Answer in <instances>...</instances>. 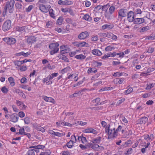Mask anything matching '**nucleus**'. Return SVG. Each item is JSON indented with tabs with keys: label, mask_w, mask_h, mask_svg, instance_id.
<instances>
[{
	"label": "nucleus",
	"mask_w": 155,
	"mask_h": 155,
	"mask_svg": "<svg viewBox=\"0 0 155 155\" xmlns=\"http://www.w3.org/2000/svg\"><path fill=\"white\" fill-rule=\"evenodd\" d=\"M106 132L107 133L108 135V139L114 138L118 135L116 131L115 125L114 124H111L107 126L105 128Z\"/></svg>",
	"instance_id": "obj_1"
},
{
	"label": "nucleus",
	"mask_w": 155,
	"mask_h": 155,
	"mask_svg": "<svg viewBox=\"0 0 155 155\" xmlns=\"http://www.w3.org/2000/svg\"><path fill=\"white\" fill-rule=\"evenodd\" d=\"M15 3V1L14 0H10L9 1L7 2L6 3L5 6L4 8L3 13L6 14L8 9L10 13H12Z\"/></svg>",
	"instance_id": "obj_2"
},
{
	"label": "nucleus",
	"mask_w": 155,
	"mask_h": 155,
	"mask_svg": "<svg viewBox=\"0 0 155 155\" xmlns=\"http://www.w3.org/2000/svg\"><path fill=\"white\" fill-rule=\"evenodd\" d=\"M59 44L58 43H52L49 45V48L51 50L50 51L51 55H53L58 52L59 51Z\"/></svg>",
	"instance_id": "obj_3"
},
{
	"label": "nucleus",
	"mask_w": 155,
	"mask_h": 155,
	"mask_svg": "<svg viewBox=\"0 0 155 155\" xmlns=\"http://www.w3.org/2000/svg\"><path fill=\"white\" fill-rule=\"evenodd\" d=\"M11 23L10 20H7L2 25V30L4 31H8L10 28Z\"/></svg>",
	"instance_id": "obj_4"
},
{
	"label": "nucleus",
	"mask_w": 155,
	"mask_h": 155,
	"mask_svg": "<svg viewBox=\"0 0 155 155\" xmlns=\"http://www.w3.org/2000/svg\"><path fill=\"white\" fill-rule=\"evenodd\" d=\"M8 45H13L15 43L16 40L13 38H5L2 39Z\"/></svg>",
	"instance_id": "obj_5"
},
{
	"label": "nucleus",
	"mask_w": 155,
	"mask_h": 155,
	"mask_svg": "<svg viewBox=\"0 0 155 155\" xmlns=\"http://www.w3.org/2000/svg\"><path fill=\"white\" fill-rule=\"evenodd\" d=\"M33 127L38 131H41L44 133L45 131V130L44 127L40 126L37 123H35L32 124Z\"/></svg>",
	"instance_id": "obj_6"
},
{
	"label": "nucleus",
	"mask_w": 155,
	"mask_h": 155,
	"mask_svg": "<svg viewBox=\"0 0 155 155\" xmlns=\"http://www.w3.org/2000/svg\"><path fill=\"white\" fill-rule=\"evenodd\" d=\"M51 8L50 5L47 6L46 7L43 4L39 5V8L41 11L43 12L47 13L49 11V9Z\"/></svg>",
	"instance_id": "obj_7"
},
{
	"label": "nucleus",
	"mask_w": 155,
	"mask_h": 155,
	"mask_svg": "<svg viewBox=\"0 0 155 155\" xmlns=\"http://www.w3.org/2000/svg\"><path fill=\"white\" fill-rule=\"evenodd\" d=\"M89 35V34L87 31H85L81 33L78 36V38L81 39H84L86 38Z\"/></svg>",
	"instance_id": "obj_8"
},
{
	"label": "nucleus",
	"mask_w": 155,
	"mask_h": 155,
	"mask_svg": "<svg viewBox=\"0 0 155 155\" xmlns=\"http://www.w3.org/2000/svg\"><path fill=\"white\" fill-rule=\"evenodd\" d=\"M41 97L46 102H51L54 104L55 103L54 99L51 97H48L46 96H42Z\"/></svg>",
	"instance_id": "obj_9"
},
{
	"label": "nucleus",
	"mask_w": 155,
	"mask_h": 155,
	"mask_svg": "<svg viewBox=\"0 0 155 155\" xmlns=\"http://www.w3.org/2000/svg\"><path fill=\"white\" fill-rule=\"evenodd\" d=\"M127 20L130 22H131L134 21V13L132 11H130L127 13Z\"/></svg>",
	"instance_id": "obj_10"
},
{
	"label": "nucleus",
	"mask_w": 155,
	"mask_h": 155,
	"mask_svg": "<svg viewBox=\"0 0 155 155\" xmlns=\"http://www.w3.org/2000/svg\"><path fill=\"white\" fill-rule=\"evenodd\" d=\"M18 117L17 114H13L10 116V121L14 122L15 123L18 120Z\"/></svg>",
	"instance_id": "obj_11"
},
{
	"label": "nucleus",
	"mask_w": 155,
	"mask_h": 155,
	"mask_svg": "<svg viewBox=\"0 0 155 155\" xmlns=\"http://www.w3.org/2000/svg\"><path fill=\"white\" fill-rule=\"evenodd\" d=\"M36 40L35 37L34 36H30L28 37L27 39V42L28 44H32L36 42Z\"/></svg>",
	"instance_id": "obj_12"
},
{
	"label": "nucleus",
	"mask_w": 155,
	"mask_h": 155,
	"mask_svg": "<svg viewBox=\"0 0 155 155\" xmlns=\"http://www.w3.org/2000/svg\"><path fill=\"white\" fill-rule=\"evenodd\" d=\"M127 10L126 9H120L118 13L119 16L122 17H124L127 15Z\"/></svg>",
	"instance_id": "obj_13"
},
{
	"label": "nucleus",
	"mask_w": 155,
	"mask_h": 155,
	"mask_svg": "<svg viewBox=\"0 0 155 155\" xmlns=\"http://www.w3.org/2000/svg\"><path fill=\"white\" fill-rule=\"evenodd\" d=\"M148 119L147 117H144L138 120V122L141 124H144L148 121Z\"/></svg>",
	"instance_id": "obj_14"
},
{
	"label": "nucleus",
	"mask_w": 155,
	"mask_h": 155,
	"mask_svg": "<svg viewBox=\"0 0 155 155\" xmlns=\"http://www.w3.org/2000/svg\"><path fill=\"white\" fill-rule=\"evenodd\" d=\"M84 132L85 133H92L94 134H97V132L95 130L91 128H87L84 130Z\"/></svg>",
	"instance_id": "obj_15"
},
{
	"label": "nucleus",
	"mask_w": 155,
	"mask_h": 155,
	"mask_svg": "<svg viewBox=\"0 0 155 155\" xmlns=\"http://www.w3.org/2000/svg\"><path fill=\"white\" fill-rule=\"evenodd\" d=\"M134 23L136 24H140L144 22V19L143 18H136L134 19Z\"/></svg>",
	"instance_id": "obj_16"
},
{
	"label": "nucleus",
	"mask_w": 155,
	"mask_h": 155,
	"mask_svg": "<svg viewBox=\"0 0 155 155\" xmlns=\"http://www.w3.org/2000/svg\"><path fill=\"white\" fill-rule=\"evenodd\" d=\"M101 138L100 137H98L96 138L92 139L91 142L93 143H99L101 141Z\"/></svg>",
	"instance_id": "obj_17"
},
{
	"label": "nucleus",
	"mask_w": 155,
	"mask_h": 155,
	"mask_svg": "<svg viewBox=\"0 0 155 155\" xmlns=\"http://www.w3.org/2000/svg\"><path fill=\"white\" fill-rule=\"evenodd\" d=\"M15 93L18 94L19 95L22 97L23 98L25 99L26 98L25 95L23 92L22 91H21L19 89H16L15 90Z\"/></svg>",
	"instance_id": "obj_18"
},
{
	"label": "nucleus",
	"mask_w": 155,
	"mask_h": 155,
	"mask_svg": "<svg viewBox=\"0 0 155 155\" xmlns=\"http://www.w3.org/2000/svg\"><path fill=\"white\" fill-rule=\"evenodd\" d=\"M107 37L111 38L114 40H116L117 38V37L116 35H114L111 33L107 32Z\"/></svg>",
	"instance_id": "obj_19"
},
{
	"label": "nucleus",
	"mask_w": 155,
	"mask_h": 155,
	"mask_svg": "<svg viewBox=\"0 0 155 155\" xmlns=\"http://www.w3.org/2000/svg\"><path fill=\"white\" fill-rule=\"evenodd\" d=\"M114 27L113 25L105 24L102 26V28L103 29H110Z\"/></svg>",
	"instance_id": "obj_20"
},
{
	"label": "nucleus",
	"mask_w": 155,
	"mask_h": 155,
	"mask_svg": "<svg viewBox=\"0 0 155 155\" xmlns=\"http://www.w3.org/2000/svg\"><path fill=\"white\" fill-rule=\"evenodd\" d=\"M100 101V99L99 97L93 100V102H94L96 103V104H95V105L96 106L101 105L104 104V102L101 103L99 102Z\"/></svg>",
	"instance_id": "obj_21"
},
{
	"label": "nucleus",
	"mask_w": 155,
	"mask_h": 155,
	"mask_svg": "<svg viewBox=\"0 0 155 155\" xmlns=\"http://www.w3.org/2000/svg\"><path fill=\"white\" fill-rule=\"evenodd\" d=\"M92 52L93 54L97 56H100L102 54L101 52L99 50L97 49H94L93 50Z\"/></svg>",
	"instance_id": "obj_22"
},
{
	"label": "nucleus",
	"mask_w": 155,
	"mask_h": 155,
	"mask_svg": "<svg viewBox=\"0 0 155 155\" xmlns=\"http://www.w3.org/2000/svg\"><path fill=\"white\" fill-rule=\"evenodd\" d=\"M86 57L85 56L82 54H80L79 55H77L75 56V58L80 60H84L86 58Z\"/></svg>",
	"instance_id": "obj_23"
},
{
	"label": "nucleus",
	"mask_w": 155,
	"mask_h": 155,
	"mask_svg": "<svg viewBox=\"0 0 155 155\" xmlns=\"http://www.w3.org/2000/svg\"><path fill=\"white\" fill-rule=\"evenodd\" d=\"M132 132L131 130H129L126 132L123 136L124 138H128L132 134Z\"/></svg>",
	"instance_id": "obj_24"
},
{
	"label": "nucleus",
	"mask_w": 155,
	"mask_h": 155,
	"mask_svg": "<svg viewBox=\"0 0 155 155\" xmlns=\"http://www.w3.org/2000/svg\"><path fill=\"white\" fill-rule=\"evenodd\" d=\"M8 81L10 83V85L12 86L13 87L15 85L14 79L13 77H11L9 78Z\"/></svg>",
	"instance_id": "obj_25"
},
{
	"label": "nucleus",
	"mask_w": 155,
	"mask_h": 155,
	"mask_svg": "<svg viewBox=\"0 0 155 155\" xmlns=\"http://www.w3.org/2000/svg\"><path fill=\"white\" fill-rule=\"evenodd\" d=\"M25 155H35V149H32L29 150Z\"/></svg>",
	"instance_id": "obj_26"
},
{
	"label": "nucleus",
	"mask_w": 155,
	"mask_h": 155,
	"mask_svg": "<svg viewBox=\"0 0 155 155\" xmlns=\"http://www.w3.org/2000/svg\"><path fill=\"white\" fill-rule=\"evenodd\" d=\"M150 29V27L149 26H146L145 27H143L142 28L140 31V32H144V31H146L148 30H149Z\"/></svg>",
	"instance_id": "obj_27"
},
{
	"label": "nucleus",
	"mask_w": 155,
	"mask_h": 155,
	"mask_svg": "<svg viewBox=\"0 0 155 155\" xmlns=\"http://www.w3.org/2000/svg\"><path fill=\"white\" fill-rule=\"evenodd\" d=\"M58 75V74L57 73H54L49 75L48 76L49 77V80H52L53 78L54 77L57 76Z\"/></svg>",
	"instance_id": "obj_28"
},
{
	"label": "nucleus",
	"mask_w": 155,
	"mask_h": 155,
	"mask_svg": "<svg viewBox=\"0 0 155 155\" xmlns=\"http://www.w3.org/2000/svg\"><path fill=\"white\" fill-rule=\"evenodd\" d=\"M25 26H23L22 27H17L16 28V30L18 31H21L24 30L25 28Z\"/></svg>",
	"instance_id": "obj_29"
},
{
	"label": "nucleus",
	"mask_w": 155,
	"mask_h": 155,
	"mask_svg": "<svg viewBox=\"0 0 155 155\" xmlns=\"http://www.w3.org/2000/svg\"><path fill=\"white\" fill-rule=\"evenodd\" d=\"M45 146L42 145H38L37 146H34L31 147V148H33L35 149H43L45 148Z\"/></svg>",
	"instance_id": "obj_30"
},
{
	"label": "nucleus",
	"mask_w": 155,
	"mask_h": 155,
	"mask_svg": "<svg viewBox=\"0 0 155 155\" xmlns=\"http://www.w3.org/2000/svg\"><path fill=\"white\" fill-rule=\"evenodd\" d=\"M63 21V18L62 17H60L57 19V23L59 25L62 24V22Z\"/></svg>",
	"instance_id": "obj_31"
},
{
	"label": "nucleus",
	"mask_w": 155,
	"mask_h": 155,
	"mask_svg": "<svg viewBox=\"0 0 155 155\" xmlns=\"http://www.w3.org/2000/svg\"><path fill=\"white\" fill-rule=\"evenodd\" d=\"M73 142H74L70 140L69 142L67 143V146L69 148H71L72 147Z\"/></svg>",
	"instance_id": "obj_32"
},
{
	"label": "nucleus",
	"mask_w": 155,
	"mask_h": 155,
	"mask_svg": "<svg viewBox=\"0 0 155 155\" xmlns=\"http://www.w3.org/2000/svg\"><path fill=\"white\" fill-rule=\"evenodd\" d=\"M132 91V87H129L128 89L124 91V93L125 95H127L130 93Z\"/></svg>",
	"instance_id": "obj_33"
},
{
	"label": "nucleus",
	"mask_w": 155,
	"mask_h": 155,
	"mask_svg": "<svg viewBox=\"0 0 155 155\" xmlns=\"http://www.w3.org/2000/svg\"><path fill=\"white\" fill-rule=\"evenodd\" d=\"M1 91L3 93L6 94L8 92V90L5 86H4L2 88Z\"/></svg>",
	"instance_id": "obj_34"
},
{
	"label": "nucleus",
	"mask_w": 155,
	"mask_h": 155,
	"mask_svg": "<svg viewBox=\"0 0 155 155\" xmlns=\"http://www.w3.org/2000/svg\"><path fill=\"white\" fill-rule=\"evenodd\" d=\"M81 94V91H77L74 93L71 96L72 97H77L78 96H79Z\"/></svg>",
	"instance_id": "obj_35"
},
{
	"label": "nucleus",
	"mask_w": 155,
	"mask_h": 155,
	"mask_svg": "<svg viewBox=\"0 0 155 155\" xmlns=\"http://www.w3.org/2000/svg\"><path fill=\"white\" fill-rule=\"evenodd\" d=\"M83 18L86 20L87 21H90L91 20V18L90 17L89 15H85L84 17Z\"/></svg>",
	"instance_id": "obj_36"
},
{
	"label": "nucleus",
	"mask_w": 155,
	"mask_h": 155,
	"mask_svg": "<svg viewBox=\"0 0 155 155\" xmlns=\"http://www.w3.org/2000/svg\"><path fill=\"white\" fill-rule=\"evenodd\" d=\"M70 69L71 68L70 67L68 66L62 69L61 71L63 73H64L69 71Z\"/></svg>",
	"instance_id": "obj_37"
},
{
	"label": "nucleus",
	"mask_w": 155,
	"mask_h": 155,
	"mask_svg": "<svg viewBox=\"0 0 155 155\" xmlns=\"http://www.w3.org/2000/svg\"><path fill=\"white\" fill-rule=\"evenodd\" d=\"M65 122L62 120L56 122V124L58 126H61V125L62 126L64 125Z\"/></svg>",
	"instance_id": "obj_38"
},
{
	"label": "nucleus",
	"mask_w": 155,
	"mask_h": 155,
	"mask_svg": "<svg viewBox=\"0 0 155 155\" xmlns=\"http://www.w3.org/2000/svg\"><path fill=\"white\" fill-rule=\"evenodd\" d=\"M65 21L69 24H72L73 25H74V24L73 23V21L71 18H67L66 19Z\"/></svg>",
	"instance_id": "obj_39"
},
{
	"label": "nucleus",
	"mask_w": 155,
	"mask_h": 155,
	"mask_svg": "<svg viewBox=\"0 0 155 155\" xmlns=\"http://www.w3.org/2000/svg\"><path fill=\"white\" fill-rule=\"evenodd\" d=\"M49 13L50 16L54 18H55L54 14L53 13V10L52 9H51L49 10Z\"/></svg>",
	"instance_id": "obj_40"
},
{
	"label": "nucleus",
	"mask_w": 155,
	"mask_h": 155,
	"mask_svg": "<svg viewBox=\"0 0 155 155\" xmlns=\"http://www.w3.org/2000/svg\"><path fill=\"white\" fill-rule=\"evenodd\" d=\"M106 7V5H104V6L98 5L95 8V9L97 10H99L100 9H102V10H103L104 8Z\"/></svg>",
	"instance_id": "obj_41"
},
{
	"label": "nucleus",
	"mask_w": 155,
	"mask_h": 155,
	"mask_svg": "<svg viewBox=\"0 0 155 155\" xmlns=\"http://www.w3.org/2000/svg\"><path fill=\"white\" fill-rule=\"evenodd\" d=\"M114 49V47L108 46L105 48V50L107 51H111L112 49Z\"/></svg>",
	"instance_id": "obj_42"
},
{
	"label": "nucleus",
	"mask_w": 155,
	"mask_h": 155,
	"mask_svg": "<svg viewBox=\"0 0 155 155\" xmlns=\"http://www.w3.org/2000/svg\"><path fill=\"white\" fill-rule=\"evenodd\" d=\"M14 63L15 64V65L17 66H20L21 64V61H14Z\"/></svg>",
	"instance_id": "obj_43"
},
{
	"label": "nucleus",
	"mask_w": 155,
	"mask_h": 155,
	"mask_svg": "<svg viewBox=\"0 0 155 155\" xmlns=\"http://www.w3.org/2000/svg\"><path fill=\"white\" fill-rule=\"evenodd\" d=\"M24 121L25 124H29L30 122L29 118L28 117H26L24 119Z\"/></svg>",
	"instance_id": "obj_44"
},
{
	"label": "nucleus",
	"mask_w": 155,
	"mask_h": 155,
	"mask_svg": "<svg viewBox=\"0 0 155 155\" xmlns=\"http://www.w3.org/2000/svg\"><path fill=\"white\" fill-rule=\"evenodd\" d=\"M132 143V142L131 140H129L125 142L124 146L126 145V147L129 146Z\"/></svg>",
	"instance_id": "obj_45"
},
{
	"label": "nucleus",
	"mask_w": 155,
	"mask_h": 155,
	"mask_svg": "<svg viewBox=\"0 0 155 155\" xmlns=\"http://www.w3.org/2000/svg\"><path fill=\"white\" fill-rule=\"evenodd\" d=\"M111 14H110V13H107L105 14V17L107 19H110L112 18V16L111 15Z\"/></svg>",
	"instance_id": "obj_46"
},
{
	"label": "nucleus",
	"mask_w": 155,
	"mask_h": 155,
	"mask_svg": "<svg viewBox=\"0 0 155 155\" xmlns=\"http://www.w3.org/2000/svg\"><path fill=\"white\" fill-rule=\"evenodd\" d=\"M22 5L19 3L17 2L15 4V6L17 8L21 9L22 8Z\"/></svg>",
	"instance_id": "obj_47"
},
{
	"label": "nucleus",
	"mask_w": 155,
	"mask_h": 155,
	"mask_svg": "<svg viewBox=\"0 0 155 155\" xmlns=\"http://www.w3.org/2000/svg\"><path fill=\"white\" fill-rule=\"evenodd\" d=\"M61 59L64 60L65 61L68 62H69V60L67 57L64 55H62Z\"/></svg>",
	"instance_id": "obj_48"
},
{
	"label": "nucleus",
	"mask_w": 155,
	"mask_h": 155,
	"mask_svg": "<svg viewBox=\"0 0 155 155\" xmlns=\"http://www.w3.org/2000/svg\"><path fill=\"white\" fill-rule=\"evenodd\" d=\"M146 39L148 40H154L155 39V36L153 35H150L148 36H147L146 38Z\"/></svg>",
	"instance_id": "obj_49"
},
{
	"label": "nucleus",
	"mask_w": 155,
	"mask_h": 155,
	"mask_svg": "<svg viewBox=\"0 0 155 155\" xmlns=\"http://www.w3.org/2000/svg\"><path fill=\"white\" fill-rule=\"evenodd\" d=\"M73 4V2L71 1L65 0L64 5H69Z\"/></svg>",
	"instance_id": "obj_50"
},
{
	"label": "nucleus",
	"mask_w": 155,
	"mask_h": 155,
	"mask_svg": "<svg viewBox=\"0 0 155 155\" xmlns=\"http://www.w3.org/2000/svg\"><path fill=\"white\" fill-rule=\"evenodd\" d=\"M115 7L114 6H110L109 9V12L110 14H112L115 10Z\"/></svg>",
	"instance_id": "obj_51"
},
{
	"label": "nucleus",
	"mask_w": 155,
	"mask_h": 155,
	"mask_svg": "<svg viewBox=\"0 0 155 155\" xmlns=\"http://www.w3.org/2000/svg\"><path fill=\"white\" fill-rule=\"evenodd\" d=\"M19 134H20L25 135L26 133L25 132V129H24V128H22L21 129H20L19 130Z\"/></svg>",
	"instance_id": "obj_52"
},
{
	"label": "nucleus",
	"mask_w": 155,
	"mask_h": 155,
	"mask_svg": "<svg viewBox=\"0 0 155 155\" xmlns=\"http://www.w3.org/2000/svg\"><path fill=\"white\" fill-rule=\"evenodd\" d=\"M107 33H100L98 34V35L101 37H107Z\"/></svg>",
	"instance_id": "obj_53"
},
{
	"label": "nucleus",
	"mask_w": 155,
	"mask_h": 155,
	"mask_svg": "<svg viewBox=\"0 0 155 155\" xmlns=\"http://www.w3.org/2000/svg\"><path fill=\"white\" fill-rule=\"evenodd\" d=\"M154 86V84H150L147 85V86L146 87V89L147 90H150L152 87H153Z\"/></svg>",
	"instance_id": "obj_54"
},
{
	"label": "nucleus",
	"mask_w": 155,
	"mask_h": 155,
	"mask_svg": "<svg viewBox=\"0 0 155 155\" xmlns=\"http://www.w3.org/2000/svg\"><path fill=\"white\" fill-rule=\"evenodd\" d=\"M98 144H93L92 149L94 150L97 151Z\"/></svg>",
	"instance_id": "obj_55"
},
{
	"label": "nucleus",
	"mask_w": 155,
	"mask_h": 155,
	"mask_svg": "<svg viewBox=\"0 0 155 155\" xmlns=\"http://www.w3.org/2000/svg\"><path fill=\"white\" fill-rule=\"evenodd\" d=\"M125 98H123L121 100H119L117 102V104H116L117 106V105H119L121 104L122 103L124 102L125 101Z\"/></svg>",
	"instance_id": "obj_56"
},
{
	"label": "nucleus",
	"mask_w": 155,
	"mask_h": 155,
	"mask_svg": "<svg viewBox=\"0 0 155 155\" xmlns=\"http://www.w3.org/2000/svg\"><path fill=\"white\" fill-rule=\"evenodd\" d=\"M83 83V81H80L78 83H77L76 84H74L73 85V87H75L77 86H79L80 85L82 84Z\"/></svg>",
	"instance_id": "obj_57"
},
{
	"label": "nucleus",
	"mask_w": 155,
	"mask_h": 155,
	"mask_svg": "<svg viewBox=\"0 0 155 155\" xmlns=\"http://www.w3.org/2000/svg\"><path fill=\"white\" fill-rule=\"evenodd\" d=\"M33 6L32 5H30L28 8L26 9V12H29L32 9Z\"/></svg>",
	"instance_id": "obj_58"
},
{
	"label": "nucleus",
	"mask_w": 155,
	"mask_h": 155,
	"mask_svg": "<svg viewBox=\"0 0 155 155\" xmlns=\"http://www.w3.org/2000/svg\"><path fill=\"white\" fill-rule=\"evenodd\" d=\"M103 108V107L102 106L95 107L93 108L94 109V110H102Z\"/></svg>",
	"instance_id": "obj_59"
},
{
	"label": "nucleus",
	"mask_w": 155,
	"mask_h": 155,
	"mask_svg": "<svg viewBox=\"0 0 155 155\" xmlns=\"http://www.w3.org/2000/svg\"><path fill=\"white\" fill-rule=\"evenodd\" d=\"M18 114V116L21 118L25 116V113L22 111H20V112H19Z\"/></svg>",
	"instance_id": "obj_60"
},
{
	"label": "nucleus",
	"mask_w": 155,
	"mask_h": 155,
	"mask_svg": "<svg viewBox=\"0 0 155 155\" xmlns=\"http://www.w3.org/2000/svg\"><path fill=\"white\" fill-rule=\"evenodd\" d=\"M79 48H81L82 47H84L85 45L86 44H87L84 41L81 42H79Z\"/></svg>",
	"instance_id": "obj_61"
},
{
	"label": "nucleus",
	"mask_w": 155,
	"mask_h": 155,
	"mask_svg": "<svg viewBox=\"0 0 155 155\" xmlns=\"http://www.w3.org/2000/svg\"><path fill=\"white\" fill-rule=\"evenodd\" d=\"M98 37L97 35H93L91 38V40L93 41H96L97 40Z\"/></svg>",
	"instance_id": "obj_62"
},
{
	"label": "nucleus",
	"mask_w": 155,
	"mask_h": 155,
	"mask_svg": "<svg viewBox=\"0 0 155 155\" xmlns=\"http://www.w3.org/2000/svg\"><path fill=\"white\" fill-rule=\"evenodd\" d=\"M63 135L64 134H63V133H59V132H55V136H58V137H62Z\"/></svg>",
	"instance_id": "obj_63"
},
{
	"label": "nucleus",
	"mask_w": 155,
	"mask_h": 155,
	"mask_svg": "<svg viewBox=\"0 0 155 155\" xmlns=\"http://www.w3.org/2000/svg\"><path fill=\"white\" fill-rule=\"evenodd\" d=\"M81 141L82 143H86L87 142L86 138L85 137L81 136Z\"/></svg>",
	"instance_id": "obj_64"
}]
</instances>
